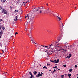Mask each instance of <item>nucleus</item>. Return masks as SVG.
Listing matches in <instances>:
<instances>
[{
	"label": "nucleus",
	"mask_w": 78,
	"mask_h": 78,
	"mask_svg": "<svg viewBox=\"0 0 78 78\" xmlns=\"http://www.w3.org/2000/svg\"><path fill=\"white\" fill-rule=\"evenodd\" d=\"M50 62H52L53 63H55V60H54V61H53V60H50Z\"/></svg>",
	"instance_id": "nucleus-21"
},
{
	"label": "nucleus",
	"mask_w": 78,
	"mask_h": 78,
	"mask_svg": "<svg viewBox=\"0 0 78 78\" xmlns=\"http://www.w3.org/2000/svg\"><path fill=\"white\" fill-rule=\"evenodd\" d=\"M14 12H19V11H18V10H15L14 11Z\"/></svg>",
	"instance_id": "nucleus-35"
},
{
	"label": "nucleus",
	"mask_w": 78,
	"mask_h": 78,
	"mask_svg": "<svg viewBox=\"0 0 78 78\" xmlns=\"http://www.w3.org/2000/svg\"><path fill=\"white\" fill-rule=\"evenodd\" d=\"M57 71V70H55V69H54V70L53 71V73H54V72H55V71Z\"/></svg>",
	"instance_id": "nucleus-28"
},
{
	"label": "nucleus",
	"mask_w": 78,
	"mask_h": 78,
	"mask_svg": "<svg viewBox=\"0 0 78 78\" xmlns=\"http://www.w3.org/2000/svg\"><path fill=\"white\" fill-rule=\"evenodd\" d=\"M1 35H0V38H1Z\"/></svg>",
	"instance_id": "nucleus-59"
},
{
	"label": "nucleus",
	"mask_w": 78,
	"mask_h": 78,
	"mask_svg": "<svg viewBox=\"0 0 78 78\" xmlns=\"http://www.w3.org/2000/svg\"><path fill=\"white\" fill-rule=\"evenodd\" d=\"M10 8L11 9H12V6H10Z\"/></svg>",
	"instance_id": "nucleus-56"
},
{
	"label": "nucleus",
	"mask_w": 78,
	"mask_h": 78,
	"mask_svg": "<svg viewBox=\"0 0 78 78\" xmlns=\"http://www.w3.org/2000/svg\"><path fill=\"white\" fill-rule=\"evenodd\" d=\"M32 42L33 43H35V42H34V41H32Z\"/></svg>",
	"instance_id": "nucleus-53"
},
{
	"label": "nucleus",
	"mask_w": 78,
	"mask_h": 78,
	"mask_svg": "<svg viewBox=\"0 0 78 78\" xmlns=\"http://www.w3.org/2000/svg\"><path fill=\"white\" fill-rule=\"evenodd\" d=\"M29 34H30V35L28 36L30 38H32V36H31V32H30L29 33Z\"/></svg>",
	"instance_id": "nucleus-8"
},
{
	"label": "nucleus",
	"mask_w": 78,
	"mask_h": 78,
	"mask_svg": "<svg viewBox=\"0 0 78 78\" xmlns=\"http://www.w3.org/2000/svg\"><path fill=\"white\" fill-rule=\"evenodd\" d=\"M31 38V41H34V40H33V39H32V38Z\"/></svg>",
	"instance_id": "nucleus-43"
},
{
	"label": "nucleus",
	"mask_w": 78,
	"mask_h": 78,
	"mask_svg": "<svg viewBox=\"0 0 78 78\" xmlns=\"http://www.w3.org/2000/svg\"><path fill=\"white\" fill-rule=\"evenodd\" d=\"M64 75H62L61 76V78H64Z\"/></svg>",
	"instance_id": "nucleus-30"
},
{
	"label": "nucleus",
	"mask_w": 78,
	"mask_h": 78,
	"mask_svg": "<svg viewBox=\"0 0 78 78\" xmlns=\"http://www.w3.org/2000/svg\"><path fill=\"white\" fill-rule=\"evenodd\" d=\"M69 48H72L71 46V45L69 46Z\"/></svg>",
	"instance_id": "nucleus-51"
},
{
	"label": "nucleus",
	"mask_w": 78,
	"mask_h": 78,
	"mask_svg": "<svg viewBox=\"0 0 78 78\" xmlns=\"http://www.w3.org/2000/svg\"><path fill=\"white\" fill-rule=\"evenodd\" d=\"M28 2V1H26V2H25L24 3H25V4H26Z\"/></svg>",
	"instance_id": "nucleus-50"
},
{
	"label": "nucleus",
	"mask_w": 78,
	"mask_h": 78,
	"mask_svg": "<svg viewBox=\"0 0 78 78\" xmlns=\"http://www.w3.org/2000/svg\"><path fill=\"white\" fill-rule=\"evenodd\" d=\"M2 13L3 14H7V11L5 9H4L2 10Z\"/></svg>",
	"instance_id": "nucleus-2"
},
{
	"label": "nucleus",
	"mask_w": 78,
	"mask_h": 78,
	"mask_svg": "<svg viewBox=\"0 0 78 78\" xmlns=\"http://www.w3.org/2000/svg\"><path fill=\"white\" fill-rule=\"evenodd\" d=\"M60 50H61L62 49V47L61 48H58Z\"/></svg>",
	"instance_id": "nucleus-26"
},
{
	"label": "nucleus",
	"mask_w": 78,
	"mask_h": 78,
	"mask_svg": "<svg viewBox=\"0 0 78 78\" xmlns=\"http://www.w3.org/2000/svg\"><path fill=\"white\" fill-rule=\"evenodd\" d=\"M57 44L56 43H54L53 44H51V45H50L49 46L48 49H52L54 48H56L57 47Z\"/></svg>",
	"instance_id": "nucleus-1"
},
{
	"label": "nucleus",
	"mask_w": 78,
	"mask_h": 78,
	"mask_svg": "<svg viewBox=\"0 0 78 78\" xmlns=\"http://www.w3.org/2000/svg\"><path fill=\"white\" fill-rule=\"evenodd\" d=\"M36 76L37 77H40L41 76L39 75V74H37V75Z\"/></svg>",
	"instance_id": "nucleus-18"
},
{
	"label": "nucleus",
	"mask_w": 78,
	"mask_h": 78,
	"mask_svg": "<svg viewBox=\"0 0 78 78\" xmlns=\"http://www.w3.org/2000/svg\"><path fill=\"white\" fill-rule=\"evenodd\" d=\"M2 7L1 6H0V10H2Z\"/></svg>",
	"instance_id": "nucleus-36"
},
{
	"label": "nucleus",
	"mask_w": 78,
	"mask_h": 78,
	"mask_svg": "<svg viewBox=\"0 0 78 78\" xmlns=\"http://www.w3.org/2000/svg\"><path fill=\"white\" fill-rule=\"evenodd\" d=\"M65 47L67 48V47H69V46H67L66 45H65Z\"/></svg>",
	"instance_id": "nucleus-48"
},
{
	"label": "nucleus",
	"mask_w": 78,
	"mask_h": 78,
	"mask_svg": "<svg viewBox=\"0 0 78 78\" xmlns=\"http://www.w3.org/2000/svg\"><path fill=\"white\" fill-rule=\"evenodd\" d=\"M68 76H69V77H70L71 76V74H68Z\"/></svg>",
	"instance_id": "nucleus-20"
},
{
	"label": "nucleus",
	"mask_w": 78,
	"mask_h": 78,
	"mask_svg": "<svg viewBox=\"0 0 78 78\" xmlns=\"http://www.w3.org/2000/svg\"><path fill=\"white\" fill-rule=\"evenodd\" d=\"M2 34H3V32H2V31H1L0 32V35H1Z\"/></svg>",
	"instance_id": "nucleus-23"
},
{
	"label": "nucleus",
	"mask_w": 78,
	"mask_h": 78,
	"mask_svg": "<svg viewBox=\"0 0 78 78\" xmlns=\"http://www.w3.org/2000/svg\"><path fill=\"white\" fill-rule=\"evenodd\" d=\"M75 67L76 68L77 67V66L76 65H75Z\"/></svg>",
	"instance_id": "nucleus-47"
},
{
	"label": "nucleus",
	"mask_w": 78,
	"mask_h": 78,
	"mask_svg": "<svg viewBox=\"0 0 78 78\" xmlns=\"http://www.w3.org/2000/svg\"><path fill=\"white\" fill-rule=\"evenodd\" d=\"M18 34L17 32H16L15 34V35H16V34Z\"/></svg>",
	"instance_id": "nucleus-49"
},
{
	"label": "nucleus",
	"mask_w": 78,
	"mask_h": 78,
	"mask_svg": "<svg viewBox=\"0 0 78 78\" xmlns=\"http://www.w3.org/2000/svg\"><path fill=\"white\" fill-rule=\"evenodd\" d=\"M43 46H44L43 45H41V47H43Z\"/></svg>",
	"instance_id": "nucleus-62"
},
{
	"label": "nucleus",
	"mask_w": 78,
	"mask_h": 78,
	"mask_svg": "<svg viewBox=\"0 0 78 78\" xmlns=\"http://www.w3.org/2000/svg\"><path fill=\"white\" fill-rule=\"evenodd\" d=\"M77 78H78V76L77 77Z\"/></svg>",
	"instance_id": "nucleus-64"
},
{
	"label": "nucleus",
	"mask_w": 78,
	"mask_h": 78,
	"mask_svg": "<svg viewBox=\"0 0 78 78\" xmlns=\"http://www.w3.org/2000/svg\"><path fill=\"white\" fill-rule=\"evenodd\" d=\"M34 43L35 44H36V43H35H35Z\"/></svg>",
	"instance_id": "nucleus-63"
},
{
	"label": "nucleus",
	"mask_w": 78,
	"mask_h": 78,
	"mask_svg": "<svg viewBox=\"0 0 78 78\" xmlns=\"http://www.w3.org/2000/svg\"><path fill=\"white\" fill-rule=\"evenodd\" d=\"M71 56H72L71 54H69V57H68V59H69L70 58V57H71Z\"/></svg>",
	"instance_id": "nucleus-16"
},
{
	"label": "nucleus",
	"mask_w": 78,
	"mask_h": 78,
	"mask_svg": "<svg viewBox=\"0 0 78 78\" xmlns=\"http://www.w3.org/2000/svg\"><path fill=\"white\" fill-rule=\"evenodd\" d=\"M56 17H57L59 19V21H60L61 20V19L60 17H59V16H56Z\"/></svg>",
	"instance_id": "nucleus-11"
},
{
	"label": "nucleus",
	"mask_w": 78,
	"mask_h": 78,
	"mask_svg": "<svg viewBox=\"0 0 78 78\" xmlns=\"http://www.w3.org/2000/svg\"><path fill=\"white\" fill-rule=\"evenodd\" d=\"M29 0H25L24 1H25V2H29Z\"/></svg>",
	"instance_id": "nucleus-40"
},
{
	"label": "nucleus",
	"mask_w": 78,
	"mask_h": 78,
	"mask_svg": "<svg viewBox=\"0 0 78 78\" xmlns=\"http://www.w3.org/2000/svg\"><path fill=\"white\" fill-rule=\"evenodd\" d=\"M46 14H48L49 12V9L48 8H47L46 9Z\"/></svg>",
	"instance_id": "nucleus-4"
},
{
	"label": "nucleus",
	"mask_w": 78,
	"mask_h": 78,
	"mask_svg": "<svg viewBox=\"0 0 78 78\" xmlns=\"http://www.w3.org/2000/svg\"><path fill=\"white\" fill-rule=\"evenodd\" d=\"M2 53H4V51H3V50H2Z\"/></svg>",
	"instance_id": "nucleus-54"
},
{
	"label": "nucleus",
	"mask_w": 78,
	"mask_h": 78,
	"mask_svg": "<svg viewBox=\"0 0 78 78\" xmlns=\"http://www.w3.org/2000/svg\"><path fill=\"white\" fill-rule=\"evenodd\" d=\"M34 9L35 10L37 11H38L39 10V9H38V8H34Z\"/></svg>",
	"instance_id": "nucleus-12"
},
{
	"label": "nucleus",
	"mask_w": 78,
	"mask_h": 78,
	"mask_svg": "<svg viewBox=\"0 0 78 78\" xmlns=\"http://www.w3.org/2000/svg\"><path fill=\"white\" fill-rule=\"evenodd\" d=\"M66 50H65L63 52L65 53V52H66Z\"/></svg>",
	"instance_id": "nucleus-45"
},
{
	"label": "nucleus",
	"mask_w": 78,
	"mask_h": 78,
	"mask_svg": "<svg viewBox=\"0 0 78 78\" xmlns=\"http://www.w3.org/2000/svg\"><path fill=\"white\" fill-rule=\"evenodd\" d=\"M49 71H51V70L50 69V70H49Z\"/></svg>",
	"instance_id": "nucleus-60"
},
{
	"label": "nucleus",
	"mask_w": 78,
	"mask_h": 78,
	"mask_svg": "<svg viewBox=\"0 0 78 78\" xmlns=\"http://www.w3.org/2000/svg\"><path fill=\"white\" fill-rule=\"evenodd\" d=\"M47 6H48V4H47Z\"/></svg>",
	"instance_id": "nucleus-61"
},
{
	"label": "nucleus",
	"mask_w": 78,
	"mask_h": 78,
	"mask_svg": "<svg viewBox=\"0 0 78 78\" xmlns=\"http://www.w3.org/2000/svg\"><path fill=\"white\" fill-rule=\"evenodd\" d=\"M18 18L17 16H16L14 17V21H17L18 19H17Z\"/></svg>",
	"instance_id": "nucleus-5"
},
{
	"label": "nucleus",
	"mask_w": 78,
	"mask_h": 78,
	"mask_svg": "<svg viewBox=\"0 0 78 78\" xmlns=\"http://www.w3.org/2000/svg\"><path fill=\"white\" fill-rule=\"evenodd\" d=\"M6 0H2V3H4V2H5Z\"/></svg>",
	"instance_id": "nucleus-15"
},
{
	"label": "nucleus",
	"mask_w": 78,
	"mask_h": 78,
	"mask_svg": "<svg viewBox=\"0 0 78 78\" xmlns=\"http://www.w3.org/2000/svg\"><path fill=\"white\" fill-rule=\"evenodd\" d=\"M43 47H44L46 48H48V46H44Z\"/></svg>",
	"instance_id": "nucleus-33"
},
{
	"label": "nucleus",
	"mask_w": 78,
	"mask_h": 78,
	"mask_svg": "<svg viewBox=\"0 0 78 78\" xmlns=\"http://www.w3.org/2000/svg\"><path fill=\"white\" fill-rule=\"evenodd\" d=\"M31 76L30 77V78H32L33 77L32 74L30 75Z\"/></svg>",
	"instance_id": "nucleus-38"
},
{
	"label": "nucleus",
	"mask_w": 78,
	"mask_h": 78,
	"mask_svg": "<svg viewBox=\"0 0 78 78\" xmlns=\"http://www.w3.org/2000/svg\"><path fill=\"white\" fill-rule=\"evenodd\" d=\"M68 44V43H67V42H66V43H65V44Z\"/></svg>",
	"instance_id": "nucleus-57"
},
{
	"label": "nucleus",
	"mask_w": 78,
	"mask_h": 78,
	"mask_svg": "<svg viewBox=\"0 0 78 78\" xmlns=\"http://www.w3.org/2000/svg\"><path fill=\"white\" fill-rule=\"evenodd\" d=\"M43 69H47V68L46 66H44L43 68Z\"/></svg>",
	"instance_id": "nucleus-13"
},
{
	"label": "nucleus",
	"mask_w": 78,
	"mask_h": 78,
	"mask_svg": "<svg viewBox=\"0 0 78 78\" xmlns=\"http://www.w3.org/2000/svg\"><path fill=\"white\" fill-rule=\"evenodd\" d=\"M58 69V70H60V69H59L57 68L56 70Z\"/></svg>",
	"instance_id": "nucleus-55"
},
{
	"label": "nucleus",
	"mask_w": 78,
	"mask_h": 78,
	"mask_svg": "<svg viewBox=\"0 0 78 78\" xmlns=\"http://www.w3.org/2000/svg\"><path fill=\"white\" fill-rule=\"evenodd\" d=\"M54 61H55V63H58L59 62V59H57V60H54Z\"/></svg>",
	"instance_id": "nucleus-6"
},
{
	"label": "nucleus",
	"mask_w": 78,
	"mask_h": 78,
	"mask_svg": "<svg viewBox=\"0 0 78 78\" xmlns=\"http://www.w3.org/2000/svg\"><path fill=\"white\" fill-rule=\"evenodd\" d=\"M29 73H30L29 74L30 75H32V73H31V72H29Z\"/></svg>",
	"instance_id": "nucleus-31"
},
{
	"label": "nucleus",
	"mask_w": 78,
	"mask_h": 78,
	"mask_svg": "<svg viewBox=\"0 0 78 78\" xmlns=\"http://www.w3.org/2000/svg\"><path fill=\"white\" fill-rule=\"evenodd\" d=\"M32 24H33V23H34V21H32Z\"/></svg>",
	"instance_id": "nucleus-44"
},
{
	"label": "nucleus",
	"mask_w": 78,
	"mask_h": 78,
	"mask_svg": "<svg viewBox=\"0 0 78 78\" xmlns=\"http://www.w3.org/2000/svg\"><path fill=\"white\" fill-rule=\"evenodd\" d=\"M66 65H63V67H66Z\"/></svg>",
	"instance_id": "nucleus-39"
},
{
	"label": "nucleus",
	"mask_w": 78,
	"mask_h": 78,
	"mask_svg": "<svg viewBox=\"0 0 78 78\" xmlns=\"http://www.w3.org/2000/svg\"><path fill=\"white\" fill-rule=\"evenodd\" d=\"M49 65H50V64H48V63H47V66H49Z\"/></svg>",
	"instance_id": "nucleus-52"
},
{
	"label": "nucleus",
	"mask_w": 78,
	"mask_h": 78,
	"mask_svg": "<svg viewBox=\"0 0 78 78\" xmlns=\"http://www.w3.org/2000/svg\"><path fill=\"white\" fill-rule=\"evenodd\" d=\"M28 24V23H25V25H27Z\"/></svg>",
	"instance_id": "nucleus-25"
},
{
	"label": "nucleus",
	"mask_w": 78,
	"mask_h": 78,
	"mask_svg": "<svg viewBox=\"0 0 78 78\" xmlns=\"http://www.w3.org/2000/svg\"><path fill=\"white\" fill-rule=\"evenodd\" d=\"M2 29H3V30H4L5 29V28L4 27H2Z\"/></svg>",
	"instance_id": "nucleus-32"
},
{
	"label": "nucleus",
	"mask_w": 78,
	"mask_h": 78,
	"mask_svg": "<svg viewBox=\"0 0 78 78\" xmlns=\"http://www.w3.org/2000/svg\"><path fill=\"white\" fill-rule=\"evenodd\" d=\"M57 66H55V67H53V69H55V68H56V69H57Z\"/></svg>",
	"instance_id": "nucleus-29"
},
{
	"label": "nucleus",
	"mask_w": 78,
	"mask_h": 78,
	"mask_svg": "<svg viewBox=\"0 0 78 78\" xmlns=\"http://www.w3.org/2000/svg\"><path fill=\"white\" fill-rule=\"evenodd\" d=\"M60 40H61V37H60L59 39H58V42H59Z\"/></svg>",
	"instance_id": "nucleus-27"
},
{
	"label": "nucleus",
	"mask_w": 78,
	"mask_h": 78,
	"mask_svg": "<svg viewBox=\"0 0 78 78\" xmlns=\"http://www.w3.org/2000/svg\"><path fill=\"white\" fill-rule=\"evenodd\" d=\"M0 21L1 22H2V21H3V20H2V19H0Z\"/></svg>",
	"instance_id": "nucleus-42"
},
{
	"label": "nucleus",
	"mask_w": 78,
	"mask_h": 78,
	"mask_svg": "<svg viewBox=\"0 0 78 78\" xmlns=\"http://www.w3.org/2000/svg\"><path fill=\"white\" fill-rule=\"evenodd\" d=\"M72 70H73V69H71L69 70V71L70 72H72Z\"/></svg>",
	"instance_id": "nucleus-19"
},
{
	"label": "nucleus",
	"mask_w": 78,
	"mask_h": 78,
	"mask_svg": "<svg viewBox=\"0 0 78 78\" xmlns=\"http://www.w3.org/2000/svg\"><path fill=\"white\" fill-rule=\"evenodd\" d=\"M32 16H30V15L29 14L28 15V19H31V18Z\"/></svg>",
	"instance_id": "nucleus-9"
},
{
	"label": "nucleus",
	"mask_w": 78,
	"mask_h": 78,
	"mask_svg": "<svg viewBox=\"0 0 78 78\" xmlns=\"http://www.w3.org/2000/svg\"><path fill=\"white\" fill-rule=\"evenodd\" d=\"M20 0H18L17 1V2L18 3H20Z\"/></svg>",
	"instance_id": "nucleus-22"
},
{
	"label": "nucleus",
	"mask_w": 78,
	"mask_h": 78,
	"mask_svg": "<svg viewBox=\"0 0 78 78\" xmlns=\"http://www.w3.org/2000/svg\"><path fill=\"white\" fill-rule=\"evenodd\" d=\"M27 16H25V19H26L27 17H28V14H27Z\"/></svg>",
	"instance_id": "nucleus-37"
},
{
	"label": "nucleus",
	"mask_w": 78,
	"mask_h": 78,
	"mask_svg": "<svg viewBox=\"0 0 78 78\" xmlns=\"http://www.w3.org/2000/svg\"><path fill=\"white\" fill-rule=\"evenodd\" d=\"M59 44H57L56 47V48H62V46L60 45H59Z\"/></svg>",
	"instance_id": "nucleus-3"
},
{
	"label": "nucleus",
	"mask_w": 78,
	"mask_h": 78,
	"mask_svg": "<svg viewBox=\"0 0 78 78\" xmlns=\"http://www.w3.org/2000/svg\"><path fill=\"white\" fill-rule=\"evenodd\" d=\"M25 3V2H24V1H23V3L22 4V5H23V4H24V6L25 5V4H26V3Z\"/></svg>",
	"instance_id": "nucleus-14"
},
{
	"label": "nucleus",
	"mask_w": 78,
	"mask_h": 78,
	"mask_svg": "<svg viewBox=\"0 0 78 78\" xmlns=\"http://www.w3.org/2000/svg\"><path fill=\"white\" fill-rule=\"evenodd\" d=\"M61 23V26H62L63 27V23Z\"/></svg>",
	"instance_id": "nucleus-46"
},
{
	"label": "nucleus",
	"mask_w": 78,
	"mask_h": 78,
	"mask_svg": "<svg viewBox=\"0 0 78 78\" xmlns=\"http://www.w3.org/2000/svg\"><path fill=\"white\" fill-rule=\"evenodd\" d=\"M1 29V27L0 26V29Z\"/></svg>",
	"instance_id": "nucleus-58"
},
{
	"label": "nucleus",
	"mask_w": 78,
	"mask_h": 78,
	"mask_svg": "<svg viewBox=\"0 0 78 78\" xmlns=\"http://www.w3.org/2000/svg\"><path fill=\"white\" fill-rule=\"evenodd\" d=\"M20 13H22L23 12V11L22 10H20Z\"/></svg>",
	"instance_id": "nucleus-34"
},
{
	"label": "nucleus",
	"mask_w": 78,
	"mask_h": 78,
	"mask_svg": "<svg viewBox=\"0 0 78 78\" xmlns=\"http://www.w3.org/2000/svg\"><path fill=\"white\" fill-rule=\"evenodd\" d=\"M43 73L42 72H41V74H40V72H39V74L40 76H41L43 75Z\"/></svg>",
	"instance_id": "nucleus-7"
},
{
	"label": "nucleus",
	"mask_w": 78,
	"mask_h": 78,
	"mask_svg": "<svg viewBox=\"0 0 78 78\" xmlns=\"http://www.w3.org/2000/svg\"><path fill=\"white\" fill-rule=\"evenodd\" d=\"M42 13L41 10H40V13Z\"/></svg>",
	"instance_id": "nucleus-41"
},
{
	"label": "nucleus",
	"mask_w": 78,
	"mask_h": 78,
	"mask_svg": "<svg viewBox=\"0 0 78 78\" xmlns=\"http://www.w3.org/2000/svg\"><path fill=\"white\" fill-rule=\"evenodd\" d=\"M55 51H53V50H51V54H52V53H54V52H55Z\"/></svg>",
	"instance_id": "nucleus-17"
},
{
	"label": "nucleus",
	"mask_w": 78,
	"mask_h": 78,
	"mask_svg": "<svg viewBox=\"0 0 78 78\" xmlns=\"http://www.w3.org/2000/svg\"><path fill=\"white\" fill-rule=\"evenodd\" d=\"M37 73V71H35L34 72V75H36Z\"/></svg>",
	"instance_id": "nucleus-24"
},
{
	"label": "nucleus",
	"mask_w": 78,
	"mask_h": 78,
	"mask_svg": "<svg viewBox=\"0 0 78 78\" xmlns=\"http://www.w3.org/2000/svg\"><path fill=\"white\" fill-rule=\"evenodd\" d=\"M39 9V10L44 9H45V8L41 7V8H40Z\"/></svg>",
	"instance_id": "nucleus-10"
}]
</instances>
